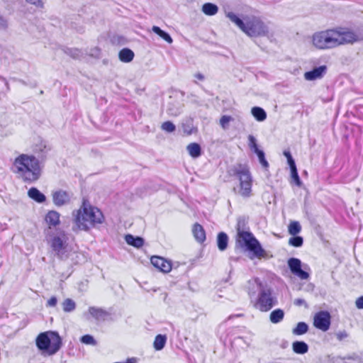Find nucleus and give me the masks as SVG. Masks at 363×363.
I'll return each instance as SVG.
<instances>
[{
  "label": "nucleus",
  "instance_id": "1",
  "mask_svg": "<svg viewBox=\"0 0 363 363\" xmlns=\"http://www.w3.org/2000/svg\"><path fill=\"white\" fill-rule=\"evenodd\" d=\"M248 295L254 307L262 312L269 311L278 304L273 289L259 278L248 281Z\"/></svg>",
  "mask_w": 363,
  "mask_h": 363
},
{
  "label": "nucleus",
  "instance_id": "2",
  "mask_svg": "<svg viewBox=\"0 0 363 363\" xmlns=\"http://www.w3.org/2000/svg\"><path fill=\"white\" fill-rule=\"evenodd\" d=\"M77 230H88L96 224H101L104 220V216L101 211L97 207L91 206L87 200L84 199L79 210L73 212Z\"/></svg>",
  "mask_w": 363,
  "mask_h": 363
},
{
  "label": "nucleus",
  "instance_id": "3",
  "mask_svg": "<svg viewBox=\"0 0 363 363\" xmlns=\"http://www.w3.org/2000/svg\"><path fill=\"white\" fill-rule=\"evenodd\" d=\"M13 171L25 182H35L40 176L39 160L33 155L21 154L15 159Z\"/></svg>",
  "mask_w": 363,
  "mask_h": 363
},
{
  "label": "nucleus",
  "instance_id": "4",
  "mask_svg": "<svg viewBox=\"0 0 363 363\" xmlns=\"http://www.w3.org/2000/svg\"><path fill=\"white\" fill-rule=\"evenodd\" d=\"M35 345L43 354L51 356L60 350L62 340L57 331L49 330L37 336Z\"/></svg>",
  "mask_w": 363,
  "mask_h": 363
},
{
  "label": "nucleus",
  "instance_id": "5",
  "mask_svg": "<svg viewBox=\"0 0 363 363\" xmlns=\"http://www.w3.org/2000/svg\"><path fill=\"white\" fill-rule=\"evenodd\" d=\"M238 237V242L240 245L245 247L248 251L252 252L255 257L262 258L265 256V250L251 232L246 231L239 233Z\"/></svg>",
  "mask_w": 363,
  "mask_h": 363
},
{
  "label": "nucleus",
  "instance_id": "6",
  "mask_svg": "<svg viewBox=\"0 0 363 363\" xmlns=\"http://www.w3.org/2000/svg\"><path fill=\"white\" fill-rule=\"evenodd\" d=\"M336 30H328L315 33L313 35V45L318 49L326 50L337 46Z\"/></svg>",
  "mask_w": 363,
  "mask_h": 363
},
{
  "label": "nucleus",
  "instance_id": "7",
  "mask_svg": "<svg viewBox=\"0 0 363 363\" xmlns=\"http://www.w3.org/2000/svg\"><path fill=\"white\" fill-rule=\"evenodd\" d=\"M234 174L240 181V194L244 197H249L252 190V179L249 168L245 165L240 164L234 169Z\"/></svg>",
  "mask_w": 363,
  "mask_h": 363
},
{
  "label": "nucleus",
  "instance_id": "8",
  "mask_svg": "<svg viewBox=\"0 0 363 363\" xmlns=\"http://www.w3.org/2000/svg\"><path fill=\"white\" fill-rule=\"evenodd\" d=\"M243 32L250 37L264 36L268 33V28L259 18H248L245 21Z\"/></svg>",
  "mask_w": 363,
  "mask_h": 363
},
{
  "label": "nucleus",
  "instance_id": "9",
  "mask_svg": "<svg viewBox=\"0 0 363 363\" xmlns=\"http://www.w3.org/2000/svg\"><path fill=\"white\" fill-rule=\"evenodd\" d=\"M335 36L337 38V46L340 44L353 43L357 41L363 40V26L357 28L354 30L349 29L340 28L339 30H336Z\"/></svg>",
  "mask_w": 363,
  "mask_h": 363
},
{
  "label": "nucleus",
  "instance_id": "10",
  "mask_svg": "<svg viewBox=\"0 0 363 363\" xmlns=\"http://www.w3.org/2000/svg\"><path fill=\"white\" fill-rule=\"evenodd\" d=\"M248 147L250 150L254 152L258 158L259 164L262 165L264 170H268L269 164L265 157L264 150L259 147L256 138L252 135H249L247 137Z\"/></svg>",
  "mask_w": 363,
  "mask_h": 363
},
{
  "label": "nucleus",
  "instance_id": "11",
  "mask_svg": "<svg viewBox=\"0 0 363 363\" xmlns=\"http://www.w3.org/2000/svg\"><path fill=\"white\" fill-rule=\"evenodd\" d=\"M288 267L291 272L301 279H308L310 274L305 269L308 268V265H304V269H302L301 261L296 257H291L288 259Z\"/></svg>",
  "mask_w": 363,
  "mask_h": 363
},
{
  "label": "nucleus",
  "instance_id": "12",
  "mask_svg": "<svg viewBox=\"0 0 363 363\" xmlns=\"http://www.w3.org/2000/svg\"><path fill=\"white\" fill-rule=\"evenodd\" d=\"M331 324V315L327 311H320L316 313L313 318V325L322 331L329 330Z\"/></svg>",
  "mask_w": 363,
  "mask_h": 363
},
{
  "label": "nucleus",
  "instance_id": "13",
  "mask_svg": "<svg viewBox=\"0 0 363 363\" xmlns=\"http://www.w3.org/2000/svg\"><path fill=\"white\" fill-rule=\"evenodd\" d=\"M326 65H320L313 67L311 70L304 73V78L307 81H314L322 79L327 72Z\"/></svg>",
  "mask_w": 363,
  "mask_h": 363
},
{
  "label": "nucleus",
  "instance_id": "14",
  "mask_svg": "<svg viewBox=\"0 0 363 363\" xmlns=\"http://www.w3.org/2000/svg\"><path fill=\"white\" fill-rule=\"evenodd\" d=\"M151 263L155 267L164 273L169 272L172 269V262L162 257L152 256Z\"/></svg>",
  "mask_w": 363,
  "mask_h": 363
},
{
  "label": "nucleus",
  "instance_id": "15",
  "mask_svg": "<svg viewBox=\"0 0 363 363\" xmlns=\"http://www.w3.org/2000/svg\"><path fill=\"white\" fill-rule=\"evenodd\" d=\"M71 196L69 194L64 190H57L52 193V201L55 206H62L69 203Z\"/></svg>",
  "mask_w": 363,
  "mask_h": 363
},
{
  "label": "nucleus",
  "instance_id": "16",
  "mask_svg": "<svg viewBox=\"0 0 363 363\" xmlns=\"http://www.w3.org/2000/svg\"><path fill=\"white\" fill-rule=\"evenodd\" d=\"M50 243L54 253L68 245L65 235L53 236Z\"/></svg>",
  "mask_w": 363,
  "mask_h": 363
},
{
  "label": "nucleus",
  "instance_id": "17",
  "mask_svg": "<svg viewBox=\"0 0 363 363\" xmlns=\"http://www.w3.org/2000/svg\"><path fill=\"white\" fill-rule=\"evenodd\" d=\"M60 214L56 211H50L48 212L45 217V220L46 223L48 225L49 228H55L57 225H60Z\"/></svg>",
  "mask_w": 363,
  "mask_h": 363
},
{
  "label": "nucleus",
  "instance_id": "18",
  "mask_svg": "<svg viewBox=\"0 0 363 363\" xmlns=\"http://www.w3.org/2000/svg\"><path fill=\"white\" fill-rule=\"evenodd\" d=\"M28 196L38 203H43L46 201V196L36 187H31L28 191Z\"/></svg>",
  "mask_w": 363,
  "mask_h": 363
},
{
  "label": "nucleus",
  "instance_id": "19",
  "mask_svg": "<svg viewBox=\"0 0 363 363\" xmlns=\"http://www.w3.org/2000/svg\"><path fill=\"white\" fill-rule=\"evenodd\" d=\"M192 233L194 238L199 243H202L206 240V233L203 226L199 223H195L193 226Z\"/></svg>",
  "mask_w": 363,
  "mask_h": 363
},
{
  "label": "nucleus",
  "instance_id": "20",
  "mask_svg": "<svg viewBox=\"0 0 363 363\" xmlns=\"http://www.w3.org/2000/svg\"><path fill=\"white\" fill-rule=\"evenodd\" d=\"M125 240L127 244L136 248H140L145 243V240L143 238L134 236L131 234L126 235L125 236Z\"/></svg>",
  "mask_w": 363,
  "mask_h": 363
},
{
  "label": "nucleus",
  "instance_id": "21",
  "mask_svg": "<svg viewBox=\"0 0 363 363\" xmlns=\"http://www.w3.org/2000/svg\"><path fill=\"white\" fill-rule=\"evenodd\" d=\"M63 52L74 60H81L84 57L86 53H84L82 50L75 48L64 47Z\"/></svg>",
  "mask_w": 363,
  "mask_h": 363
},
{
  "label": "nucleus",
  "instance_id": "22",
  "mask_svg": "<svg viewBox=\"0 0 363 363\" xmlns=\"http://www.w3.org/2000/svg\"><path fill=\"white\" fill-rule=\"evenodd\" d=\"M54 254L59 259L65 261L70 257H72L75 252L72 251L68 245H67L60 250L55 252Z\"/></svg>",
  "mask_w": 363,
  "mask_h": 363
},
{
  "label": "nucleus",
  "instance_id": "23",
  "mask_svg": "<svg viewBox=\"0 0 363 363\" xmlns=\"http://www.w3.org/2000/svg\"><path fill=\"white\" fill-rule=\"evenodd\" d=\"M89 312L97 320H105L106 317L108 315V312L104 309L94 306L89 307Z\"/></svg>",
  "mask_w": 363,
  "mask_h": 363
},
{
  "label": "nucleus",
  "instance_id": "24",
  "mask_svg": "<svg viewBox=\"0 0 363 363\" xmlns=\"http://www.w3.org/2000/svg\"><path fill=\"white\" fill-rule=\"evenodd\" d=\"M135 54L132 50L128 48H123L118 53L119 60L123 62H130L134 58Z\"/></svg>",
  "mask_w": 363,
  "mask_h": 363
},
{
  "label": "nucleus",
  "instance_id": "25",
  "mask_svg": "<svg viewBox=\"0 0 363 363\" xmlns=\"http://www.w3.org/2000/svg\"><path fill=\"white\" fill-rule=\"evenodd\" d=\"M186 150L189 155L193 158H198L202 154V150L200 144L197 143H191L186 147Z\"/></svg>",
  "mask_w": 363,
  "mask_h": 363
},
{
  "label": "nucleus",
  "instance_id": "26",
  "mask_svg": "<svg viewBox=\"0 0 363 363\" xmlns=\"http://www.w3.org/2000/svg\"><path fill=\"white\" fill-rule=\"evenodd\" d=\"M228 236L224 232H220L217 235V246L220 251H224L228 245Z\"/></svg>",
  "mask_w": 363,
  "mask_h": 363
},
{
  "label": "nucleus",
  "instance_id": "27",
  "mask_svg": "<svg viewBox=\"0 0 363 363\" xmlns=\"http://www.w3.org/2000/svg\"><path fill=\"white\" fill-rule=\"evenodd\" d=\"M293 351L298 354H304L308 351V345L304 341H295L292 343Z\"/></svg>",
  "mask_w": 363,
  "mask_h": 363
},
{
  "label": "nucleus",
  "instance_id": "28",
  "mask_svg": "<svg viewBox=\"0 0 363 363\" xmlns=\"http://www.w3.org/2000/svg\"><path fill=\"white\" fill-rule=\"evenodd\" d=\"M284 311L281 308H277L272 311L269 315V320L274 324L281 323L284 318Z\"/></svg>",
  "mask_w": 363,
  "mask_h": 363
},
{
  "label": "nucleus",
  "instance_id": "29",
  "mask_svg": "<svg viewBox=\"0 0 363 363\" xmlns=\"http://www.w3.org/2000/svg\"><path fill=\"white\" fill-rule=\"evenodd\" d=\"M182 112V106L179 103L172 102L169 103L167 113L171 116H178Z\"/></svg>",
  "mask_w": 363,
  "mask_h": 363
},
{
  "label": "nucleus",
  "instance_id": "30",
  "mask_svg": "<svg viewBox=\"0 0 363 363\" xmlns=\"http://www.w3.org/2000/svg\"><path fill=\"white\" fill-rule=\"evenodd\" d=\"M227 18H228L233 23H234L242 31L245 28V22H244L237 14L233 12H227L225 13Z\"/></svg>",
  "mask_w": 363,
  "mask_h": 363
},
{
  "label": "nucleus",
  "instance_id": "31",
  "mask_svg": "<svg viewBox=\"0 0 363 363\" xmlns=\"http://www.w3.org/2000/svg\"><path fill=\"white\" fill-rule=\"evenodd\" d=\"M251 113L253 117L259 122L264 121L267 118V113L264 108L259 106H254L251 109Z\"/></svg>",
  "mask_w": 363,
  "mask_h": 363
},
{
  "label": "nucleus",
  "instance_id": "32",
  "mask_svg": "<svg viewBox=\"0 0 363 363\" xmlns=\"http://www.w3.org/2000/svg\"><path fill=\"white\" fill-rule=\"evenodd\" d=\"M202 12L207 16H214L218 11V6L213 3H205L202 6Z\"/></svg>",
  "mask_w": 363,
  "mask_h": 363
},
{
  "label": "nucleus",
  "instance_id": "33",
  "mask_svg": "<svg viewBox=\"0 0 363 363\" xmlns=\"http://www.w3.org/2000/svg\"><path fill=\"white\" fill-rule=\"evenodd\" d=\"M152 30L153 33L159 35L161 38L165 40L167 43L171 44L173 42L172 38L171 35L166 31L161 29L159 26H153L152 28Z\"/></svg>",
  "mask_w": 363,
  "mask_h": 363
},
{
  "label": "nucleus",
  "instance_id": "34",
  "mask_svg": "<svg viewBox=\"0 0 363 363\" xmlns=\"http://www.w3.org/2000/svg\"><path fill=\"white\" fill-rule=\"evenodd\" d=\"M167 342V336L165 335L159 334L156 335L153 346L155 350L160 351L162 350Z\"/></svg>",
  "mask_w": 363,
  "mask_h": 363
},
{
  "label": "nucleus",
  "instance_id": "35",
  "mask_svg": "<svg viewBox=\"0 0 363 363\" xmlns=\"http://www.w3.org/2000/svg\"><path fill=\"white\" fill-rule=\"evenodd\" d=\"M308 325L305 322H298L293 329L292 333L295 335H302L308 331Z\"/></svg>",
  "mask_w": 363,
  "mask_h": 363
},
{
  "label": "nucleus",
  "instance_id": "36",
  "mask_svg": "<svg viewBox=\"0 0 363 363\" xmlns=\"http://www.w3.org/2000/svg\"><path fill=\"white\" fill-rule=\"evenodd\" d=\"M76 303L71 298H66L62 302V309L66 313H70L75 310Z\"/></svg>",
  "mask_w": 363,
  "mask_h": 363
},
{
  "label": "nucleus",
  "instance_id": "37",
  "mask_svg": "<svg viewBox=\"0 0 363 363\" xmlns=\"http://www.w3.org/2000/svg\"><path fill=\"white\" fill-rule=\"evenodd\" d=\"M301 230V226L298 221H292L288 227L289 233L291 235H298Z\"/></svg>",
  "mask_w": 363,
  "mask_h": 363
},
{
  "label": "nucleus",
  "instance_id": "38",
  "mask_svg": "<svg viewBox=\"0 0 363 363\" xmlns=\"http://www.w3.org/2000/svg\"><path fill=\"white\" fill-rule=\"evenodd\" d=\"M247 220L245 216H240L237 220L236 229L238 234L241 232H246Z\"/></svg>",
  "mask_w": 363,
  "mask_h": 363
},
{
  "label": "nucleus",
  "instance_id": "39",
  "mask_svg": "<svg viewBox=\"0 0 363 363\" xmlns=\"http://www.w3.org/2000/svg\"><path fill=\"white\" fill-rule=\"evenodd\" d=\"M289 244L291 246L295 247H300L303 244V239L301 236L299 235H292L291 238H289Z\"/></svg>",
  "mask_w": 363,
  "mask_h": 363
},
{
  "label": "nucleus",
  "instance_id": "40",
  "mask_svg": "<svg viewBox=\"0 0 363 363\" xmlns=\"http://www.w3.org/2000/svg\"><path fill=\"white\" fill-rule=\"evenodd\" d=\"M291 183H294L296 186L300 187L302 185V181L300 179V177L298 173L297 168L294 169H291Z\"/></svg>",
  "mask_w": 363,
  "mask_h": 363
},
{
  "label": "nucleus",
  "instance_id": "41",
  "mask_svg": "<svg viewBox=\"0 0 363 363\" xmlns=\"http://www.w3.org/2000/svg\"><path fill=\"white\" fill-rule=\"evenodd\" d=\"M162 129L169 133H173L176 130L175 125L169 121H165L162 124Z\"/></svg>",
  "mask_w": 363,
  "mask_h": 363
},
{
  "label": "nucleus",
  "instance_id": "42",
  "mask_svg": "<svg viewBox=\"0 0 363 363\" xmlns=\"http://www.w3.org/2000/svg\"><path fill=\"white\" fill-rule=\"evenodd\" d=\"M80 341L85 345H96L97 344L94 337L91 335H84L81 337Z\"/></svg>",
  "mask_w": 363,
  "mask_h": 363
},
{
  "label": "nucleus",
  "instance_id": "43",
  "mask_svg": "<svg viewBox=\"0 0 363 363\" xmlns=\"http://www.w3.org/2000/svg\"><path fill=\"white\" fill-rule=\"evenodd\" d=\"M182 130L186 135H190L194 133V127L191 122H187L182 124Z\"/></svg>",
  "mask_w": 363,
  "mask_h": 363
},
{
  "label": "nucleus",
  "instance_id": "44",
  "mask_svg": "<svg viewBox=\"0 0 363 363\" xmlns=\"http://www.w3.org/2000/svg\"><path fill=\"white\" fill-rule=\"evenodd\" d=\"M232 120L230 116H223L220 119V123L223 128H225L226 125Z\"/></svg>",
  "mask_w": 363,
  "mask_h": 363
},
{
  "label": "nucleus",
  "instance_id": "45",
  "mask_svg": "<svg viewBox=\"0 0 363 363\" xmlns=\"http://www.w3.org/2000/svg\"><path fill=\"white\" fill-rule=\"evenodd\" d=\"M28 4H33L38 8H43L44 4L41 0H26Z\"/></svg>",
  "mask_w": 363,
  "mask_h": 363
},
{
  "label": "nucleus",
  "instance_id": "46",
  "mask_svg": "<svg viewBox=\"0 0 363 363\" xmlns=\"http://www.w3.org/2000/svg\"><path fill=\"white\" fill-rule=\"evenodd\" d=\"M8 27V21L6 18L0 14V30H6Z\"/></svg>",
  "mask_w": 363,
  "mask_h": 363
},
{
  "label": "nucleus",
  "instance_id": "47",
  "mask_svg": "<svg viewBox=\"0 0 363 363\" xmlns=\"http://www.w3.org/2000/svg\"><path fill=\"white\" fill-rule=\"evenodd\" d=\"M57 303V298L56 296H52L47 302L48 307H55Z\"/></svg>",
  "mask_w": 363,
  "mask_h": 363
},
{
  "label": "nucleus",
  "instance_id": "48",
  "mask_svg": "<svg viewBox=\"0 0 363 363\" xmlns=\"http://www.w3.org/2000/svg\"><path fill=\"white\" fill-rule=\"evenodd\" d=\"M348 334L345 330L343 331H339L337 333H336L337 339L339 341L343 340L345 338L347 337Z\"/></svg>",
  "mask_w": 363,
  "mask_h": 363
},
{
  "label": "nucleus",
  "instance_id": "49",
  "mask_svg": "<svg viewBox=\"0 0 363 363\" xmlns=\"http://www.w3.org/2000/svg\"><path fill=\"white\" fill-rule=\"evenodd\" d=\"M294 303L297 306H304L305 308H308V306L306 301L303 298L295 299Z\"/></svg>",
  "mask_w": 363,
  "mask_h": 363
},
{
  "label": "nucleus",
  "instance_id": "50",
  "mask_svg": "<svg viewBox=\"0 0 363 363\" xmlns=\"http://www.w3.org/2000/svg\"><path fill=\"white\" fill-rule=\"evenodd\" d=\"M356 307L359 309H363V296L359 297L355 302Z\"/></svg>",
  "mask_w": 363,
  "mask_h": 363
},
{
  "label": "nucleus",
  "instance_id": "51",
  "mask_svg": "<svg viewBox=\"0 0 363 363\" xmlns=\"http://www.w3.org/2000/svg\"><path fill=\"white\" fill-rule=\"evenodd\" d=\"M287 163H288V164L289 166L290 170L291 169H296V162H295V160H294V159L293 157L289 158V160H287Z\"/></svg>",
  "mask_w": 363,
  "mask_h": 363
},
{
  "label": "nucleus",
  "instance_id": "52",
  "mask_svg": "<svg viewBox=\"0 0 363 363\" xmlns=\"http://www.w3.org/2000/svg\"><path fill=\"white\" fill-rule=\"evenodd\" d=\"M0 80H1L2 82H4L6 88V91H10V86H9V84L8 81L6 79V78H4V77L0 75Z\"/></svg>",
  "mask_w": 363,
  "mask_h": 363
},
{
  "label": "nucleus",
  "instance_id": "53",
  "mask_svg": "<svg viewBox=\"0 0 363 363\" xmlns=\"http://www.w3.org/2000/svg\"><path fill=\"white\" fill-rule=\"evenodd\" d=\"M283 154L285 156V157L286 158V160H289V158L293 157L290 151H289V150H284Z\"/></svg>",
  "mask_w": 363,
  "mask_h": 363
},
{
  "label": "nucleus",
  "instance_id": "54",
  "mask_svg": "<svg viewBox=\"0 0 363 363\" xmlns=\"http://www.w3.org/2000/svg\"><path fill=\"white\" fill-rule=\"evenodd\" d=\"M114 363H136V359L135 358H128L127 360L124 362H114Z\"/></svg>",
  "mask_w": 363,
  "mask_h": 363
},
{
  "label": "nucleus",
  "instance_id": "55",
  "mask_svg": "<svg viewBox=\"0 0 363 363\" xmlns=\"http://www.w3.org/2000/svg\"><path fill=\"white\" fill-rule=\"evenodd\" d=\"M194 77H195L196 79H198L199 80H201V81H202V80H203V79H204V76H203V74H201V73H196V74L194 75Z\"/></svg>",
  "mask_w": 363,
  "mask_h": 363
},
{
  "label": "nucleus",
  "instance_id": "56",
  "mask_svg": "<svg viewBox=\"0 0 363 363\" xmlns=\"http://www.w3.org/2000/svg\"><path fill=\"white\" fill-rule=\"evenodd\" d=\"M78 31L79 33H83L84 32V29L82 28H81Z\"/></svg>",
  "mask_w": 363,
  "mask_h": 363
},
{
  "label": "nucleus",
  "instance_id": "57",
  "mask_svg": "<svg viewBox=\"0 0 363 363\" xmlns=\"http://www.w3.org/2000/svg\"><path fill=\"white\" fill-rule=\"evenodd\" d=\"M94 50H95L96 52H99V50L98 48H94Z\"/></svg>",
  "mask_w": 363,
  "mask_h": 363
}]
</instances>
